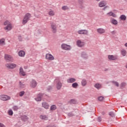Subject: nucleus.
<instances>
[{"mask_svg": "<svg viewBox=\"0 0 127 127\" xmlns=\"http://www.w3.org/2000/svg\"><path fill=\"white\" fill-rule=\"evenodd\" d=\"M55 82H56V88L57 90H61V88H62V82H61L60 77H57L55 79Z\"/></svg>", "mask_w": 127, "mask_h": 127, "instance_id": "obj_1", "label": "nucleus"}, {"mask_svg": "<svg viewBox=\"0 0 127 127\" xmlns=\"http://www.w3.org/2000/svg\"><path fill=\"white\" fill-rule=\"evenodd\" d=\"M4 30H6L7 31H9L11 29H12V25L11 23L9 22L8 21H6L4 22Z\"/></svg>", "mask_w": 127, "mask_h": 127, "instance_id": "obj_2", "label": "nucleus"}, {"mask_svg": "<svg viewBox=\"0 0 127 127\" xmlns=\"http://www.w3.org/2000/svg\"><path fill=\"white\" fill-rule=\"evenodd\" d=\"M30 17H31V15L30 14V13H28L26 14L22 20L23 24H26V23H27L29 19H30Z\"/></svg>", "mask_w": 127, "mask_h": 127, "instance_id": "obj_3", "label": "nucleus"}, {"mask_svg": "<svg viewBox=\"0 0 127 127\" xmlns=\"http://www.w3.org/2000/svg\"><path fill=\"white\" fill-rule=\"evenodd\" d=\"M50 24L51 29H52V32H53V33H56L57 32V27L56 24H55V23L54 22H51Z\"/></svg>", "mask_w": 127, "mask_h": 127, "instance_id": "obj_4", "label": "nucleus"}, {"mask_svg": "<svg viewBox=\"0 0 127 127\" xmlns=\"http://www.w3.org/2000/svg\"><path fill=\"white\" fill-rule=\"evenodd\" d=\"M61 47L63 50H65L66 51H70V50L72 49V47H71V46L68 45L66 44H62L61 45Z\"/></svg>", "mask_w": 127, "mask_h": 127, "instance_id": "obj_5", "label": "nucleus"}, {"mask_svg": "<svg viewBox=\"0 0 127 127\" xmlns=\"http://www.w3.org/2000/svg\"><path fill=\"white\" fill-rule=\"evenodd\" d=\"M4 59L7 62H12V61H13V58L9 55L5 54Z\"/></svg>", "mask_w": 127, "mask_h": 127, "instance_id": "obj_6", "label": "nucleus"}, {"mask_svg": "<svg viewBox=\"0 0 127 127\" xmlns=\"http://www.w3.org/2000/svg\"><path fill=\"white\" fill-rule=\"evenodd\" d=\"M77 33L78 34H82L83 35H88L89 34V31L86 29L79 30Z\"/></svg>", "mask_w": 127, "mask_h": 127, "instance_id": "obj_7", "label": "nucleus"}, {"mask_svg": "<svg viewBox=\"0 0 127 127\" xmlns=\"http://www.w3.org/2000/svg\"><path fill=\"white\" fill-rule=\"evenodd\" d=\"M0 99L2 101H8V100H10V97L7 95H2L0 96Z\"/></svg>", "mask_w": 127, "mask_h": 127, "instance_id": "obj_8", "label": "nucleus"}, {"mask_svg": "<svg viewBox=\"0 0 127 127\" xmlns=\"http://www.w3.org/2000/svg\"><path fill=\"white\" fill-rule=\"evenodd\" d=\"M81 57L84 60H86L88 59L89 58V56H88V54H87V53L85 52H82L81 53Z\"/></svg>", "mask_w": 127, "mask_h": 127, "instance_id": "obj_9", "label": "nucleus"}, {"mask_svg": "<svg viewBox=\"0 0 127 127\" xmlns=\"http://www.w3.org/2000/svg\"><path fill=\"white\" fill-rule=\"evenodd\" d=\"M6 67L8 69H13L16 67V64H5Z\"/></svg>", "mask_w": 127, "mask_h": 127, "instance_id": "obj_10", "label": "nucleus"}, {"mask_svg": "<svg viewBox=\"0 0 127 127\" xmlns=\"http://www.w3.org/2000/svg\"><path fill=\"white\" fill-rule=\"evenodd\" d=\"M46 59L52 61V60H54V57H53V56L51 54H47L46 55Z\"/></svg>", "mask_w": 127, "mask_h": 127, "instance_id": "obj_11", "label": "nucleus"}, {"mask_svg": "<svg viewBox=\"0 0 127 127\" xmlns=\"http://www.w3.org/2000/svg\"><path fill=\"white\" fill-rule=\"evenodd\" d=\"M76 45H77L78 47H83V46L85 45V43L80 40H78L76 41Z\"/></svg>", "mask_w": 127, "mask_h": 127, "instance_id": "obj_12", "label": "nucleus"}, {"mask_svg": "<svg viewBox=\"0 0 127 127\" xmlns=\"http://www.w3.org/2000/svg\"><path fill=\"white\" fill-rule=\"evenodd\" d=\"M36 86H37V82L36 81H35L34 79L32 80L30 82V86L32 88H35Z\"/></svg>", "mask_w": 127, "mask_h": 127, "instance_id": "obj_13", "label": "nucleus"}, {"mask_svg": "<svg viewBox=\"0 0 127 127\" xmlns=\"http://www.w3.org/2000/svg\"><path fill=\"white\" fill-rule=\"evenodd\" d=\"M108 3H107V1H101L99 3V7H104V6H106Z\"/></svg>", "mask_w": 127, "mask_h": 127, "instance_id": "obj_14", "label": "nucleus"}, {"mask_svg": "<svg viewBox=\"0 0 127 127\" xmlns=\"http://www.w3.org/2000/svg\"><path fill=\"white\" fill-rule=\"evenodd\" d=\"M97 32L99 34H103V33H105L106 32V30H105L103 28H100L97 29Z\"/></svg>", "mask_w": 127, "mask_h": 127, "instance_id": "obj_15", "label": "nucleus"}, {"mask_svg": "<svg viewBox=\"0 0 127 127\" xmlns=\"http://www.w3.org/2000/svg\"><path fill=\"white\" fill-rule=\"evenodd\" d=\"M42 96H43V94L42 93H39L37 97L35 98V100L37 102H40L41 101V98H42Z\"/></svg>", "mask_w": 127, "mask_h": 127, "instance_id": "obj_16", "label": "nucleus"}, {"mask_svg": "<svg viewBox=\"0 0 127 127\" xmlns=\"http://www.w3.org/2000/svg\"><path fill=\"white\" fill-rule=\"evenodd\" d=\"M42 106L44 109L46 110L49 109V104L47 102H43L42 103Z\"/></svg>", "mask_w": 127, "mask_h": 127, "instance_id": "obj_17", "label": "nucleus"}, {"mask_svg": "<svg viewBox=\"0 0 127 127\" xmlns=\"http://www.w3.org/2000/svg\"><path fill=\"white\" fill-rule=\"evenodd\" d=\"M108 58L109 60H117L118 59V57L114 55H109Z\"/></svg>", "mask_w": 127, "mask_h": 127, "instance_id": "obj_18", "label": "nucleus"}, {"mask_svg": "<svg viewBox=\"0 0 127 127\" xmlns=\"http://www.w3.org/2000/svg\"><path fill=\"white\" fill-rule=\"evenodd\" d=\"M18 55L20 57H24L25 56V52L24 51H20L18 52Z\"/></svg>", "mask_w": 127, "mask_h": 127, "instance_id": "obj_19", "label": "nucleus"}, {"mask_svg": "<svg viewBox=\"0 0 127 127\" xmlns=\"http://www.w3.org/2000/svg\"><path fill=\"white\" fill-rule=\"evenodd\" d=\"M67 83H72L76 82V79L74 78L71 77L67 80Z\"/></svg>", "mask_w": 127, "mask_h": 127, "instance_id": "obj_20", "label": "nucleus"}, {"mask_svg": "<svg viewBox=\"0 0 127 127\" xmlns=\"http://www.w3.org/2000/svg\"><path fill=\"white\" fill-rule=\"evenodd\" d=\"M107 15H108V16H113V17H117V15H116V14L113 12L112 11H110L107 13Z\"/></svg>", "mask_w": 127, "mask_h": 127, "instance_id": "obj_21", "label": "nucleus"}, {"mask_svg": "<svg viewBox=\"0 0 127 127\" xmlns=\"http://www.w3.org/2000/svg\"><path fill=\"white\" fill-rule=\"evenodd\" d=\"M40 119H41V120H43L44 121H47V120H48V116L46 115H41L40 116Z\"/></svg>", "mask_w": 127, "mask_h": 127, "instance_id": "obj_22", "label": "nucleus"}, {"mask_svg": "<svg viewBox=\"0 0 127 127\" xmlns=\"http://www.w3.org/2000/svg\"><path fill=\"white\" fill-rule=\"evenodd\" d=\"M19 74L22 75V76H25V72L23 71V68L22 67H20Z\"/></svg>", "mask_w": 127, "mask_h": 127, "instance_id": "obj_23", "label": "nucleus"}, {"mask_svg": "<svg viewBox=\"0 0 127 127\" xmlns=\"http://www.w3.org/2000/svg\"><path fill=\"white\" fill-rule=\"evenodd\" d=\"M69 104H72V105H76L77 104V100L75 99H71L69 101Z\"/></svg>", "mask_w": 127, "mask_h": 127, "instance_id": "obj_24", "label": "nucleus"}, {"mask_svg": "<svg viewBox=\"0 0 127 127\" xmlns=\"http://www.w3.org/2000/svg\"><path fill=\"white\" fill-rule=\"evenodd\" d=\"M21 119L23 122H26L27 121H28V117L25 115L21 116Z\"/></svg>", "mask_w": 127, "mask_h": 127, "instance_id": "obj_25", "label": "nucleus"}, {"mask_svg": "<svg viewBox=\"0 0 127 127\" xmlns=\"http://www.w3.org/2000/svg\"><path fill=\"white\" fill-rule=\"evenodd\" d=\"M48 14L51 16H53L54 15H55V12L54 11H53V10L50 9L49 11Z\"/></svg>", "mask_w": 127, "mask_h": 127, "instance_id": "obj_26", "label": "nucleus"}, {"mask_svg": "<svg viewBox=\"0 0 127 127\" xmlns=\"http://www.w3.org/2000/svg\"><path fill=\"white\" fill-rule=\"evenodd\" d=\"M120 19L123 21H125L127 20V16L125 15H121L120 17Z\"/></svg>", "mask_w": 127, "mask_h": 127, "instance_id": "obj_27", "label": "nucleus"}, {"mask_svg": "<svg viewBox=\"0 0 127 127\" xmlns=\"http://www.w3.org/2000/svg\"><path fill=\"white\" fill-rule=\"evenodd\" d=\"M95 88H96L98 90H99V89H101L102 88V84L100 83H96L94 85Z\"/></svg>", "mask_w": 127, "mask_h": 127, "instance_id": "obj_28", "label": "nucleus"}, {"mask_svg": "<svg viewBox=\"0 0 127 127\" xmlns=\"http://www.w3.org/2000/svg\"><path fill=\"white\" fill-rule=\"evenodd\" d=\"M86 84H87V80L85 79H82L81 81L82 86H83V87H85V86H86Z\"/></svg>", "mask_w": 127, "mask_h": 127, "instance_id": "obj_29", "label": "nucleus"}, {"mask_svg": "<svg viewBox=\"0 0 127 127\" xmlns=\"http://www.w3.org/2000/svg\"><path fill=\"white\" fill-rule=\"evenodd\" d=\"M121 52V55H122V56L124 57L127 55V51H126V50H122Z\"/></svg>", "mask_w": 127, "mask_h": 127, "instance_id": "obj_30", "label": "nucleus"}, {"mask_svg": "<svg viewBox=\"0 0 127 127\" xmlns=\"http://www.w3.org/2000/svg\"><path fill=\"white\" fill-rule=\"evenodd\" d=\"M57 109V107H56V105H53L50 107V111H55Z\"/></svg>", "mask_w": 127, "mask_h": 127, "instance_id": "obj_31", "label": "nucleus"}, {"mask_svg": "<svg viewBox=\"0 0 127 127\" xmlns=\"http://www.w3.org/2000/svg\"><path fill=\"white\" fill-rule=\"evenodd\" d=\"M111 23L114 24L115 25H117V24H118V21L115 19H112Z\"/></svg>", "mask_w": 127, "mask_h": 127, "instance_id": "obj_32", "label": "nucleus"}, {"mask_svg": "<svg viewBox=\"0 0 127 127\" xmlns=\"http://www.w3.org/2000/svg\"><path fill=\"white\" fill-rule=\"evenodd\" d=\"M5 40L4 39H1L0 40V45H4V44H5Z\"/></svg>", "mask_w": 127, "mask_h": 127, "instance_id": "obj_33", "label": "nucleus"}, {"mask_svg": "<svg viewBox=\"0 0 127 127\" xmlns=\"http://www.w3.org/2000/svg\"><path fill=\"white\" fill-rule=\"evenodd\" d=\"M111 83H112V84H114V85H115L116 87H119L120 86V84L118 82L112 81H111Z\"/></svg>", "mask_w": 127, "mask_h": 127, "instance_id": "obj_34", "label": "nucleus"}, {"mask_svg": "<svg viewBox=\"0 0 127 127\" xmlns=\"http://www.w3.org/2000/svg\"><path fill=\"white\" fill-rule=\"evenodd\" d=\"M79 85L77 83V82H74L72 84V87L74 88V89L77 88V87H78Z\"/></svg>", "mask_w": 127, "mask_h": 127, "instance_id": "obj_35", "label": "nucleus"}, {"mask_svg": "<svg viewBox=\"0 0 127 127\" xmlns=\"http://www.w3.org/2000/svg\"><path fill=\"white\" fill-rule=\"evenodd\" d=\"M68 117H74L75 116V113H74V112H70L68 113Z\"/></svg>", "mask_w": 127, "mask_h": 127, "instance_id": "obj_36", "label": "nucleus"}, {"mask_svg": "<svg viewBox=\"0 0 127 127\" xmlns=\"http://www.w3.org/2000/svg\"><path fill=\"white\" fill-rule=\"evenodd\" d=\"M62 9H63V10H67V9H69V7L66 5L65 6H63L62 7Z\"/></svg>", "mask_w": 127, "mask_h": 127, "instance_id": "obj_37", "label": "nucleus"}, {"mask_svg": "<svg viewBox=\"0 0 127 127\" xmlns=\"http://www.w3.org/2000/svg\"><path fill=\"white\" fill-rule=\"evenodd\" d=\"M19 85H20V88H25V84L21 83V81L19 82Z\"/></svg>", "mask_w": 127, "mask_h": 127, "instance_id": "obj_38", "label": "nucleus"}, {"mask_svg": "<svg viewBox=\"0 0 127 127\" xmlns=\"http://www.w3.org/2000/svg\"><path fill=\"white\" fill-rule=\"evenodd\" d=\"M8 115H9V116H12V115H13V112L11 110H8Z\"/></svg>", "mask_w": 127, "mask_h": 127, "instance_id": "obj_39", "label": "nucleus"}, {"mask_svg": "<svg viewBox=\"0 0 127 127\" xmlns=\"http://www.w3.org/2000/svg\"><path fill=\"white\" fill-rule=\"evenodd\" d=\"M12 109L13 111H17V110H18V106H13Z\"/></svg>", "mask_w": 127, "mask_h": 127, "instance_id": "obj_40", "label": "nucleus"}, {"mask_svg": "<svg viewBox=\"0 0 127 127\" xmlns=\"http://www.w3.org/2000/svg\"><path fill=\"white\" fill-rule=\"evenodd\" d=\"M126 86H127V83L126 82H122L121 84V88H123L124 87H126Z\"/></svg>", "mask_w": 127, "mask_h": 127, "instance_id": "obj_41", "label": "nucleus"}, {"mask_svg": "<svg viewBox=\"0 0 127 127\" xmlns=\"http://www.w3.org/2000/svg\"><path fill=\"white\" fill-rule=\"evenodd\" d=\"M104 98L103 96H99L98 98V100L100 101V102L102 101H104Z\"/></svg>", "mask_w": 127, "mask_h": 127, "instance_id": "obj_42", "label": "nucleus"}, {"mask_svg": "<svg viewBox=\"0 0 127 127\" xmlns=\"http://www.w3.org/2000/svg\"><path fill=\"white\" fill-rule=\"evenodd\" d=\"M109 116L112 117V118H114V117H115V113H114L113 112H111L109 113Z\"/></svg>", "mask_w": 127, "mask_h": 127, "instance_id": "obj_43", "label": "nucleus"}, {"mask_svg": "<svg viewBox=\"0 0 127 127\" xmlns=\"http://www.w3.org/2000/svg\"><path fill=\"white\" fill-rule=\"evenodd\" d=\"M24 91H21L19 92V95L20 97H22L24 95Z\"/></svg>", "mask_w": 127, "mask_h": 127, "instance_id": "obj_44", "label": "nucleus"}, {"mask_svg": "<svg viewBox=\"0 0 127 127\" xmlns=\"http://www.w3.org/2000/svg\"><path fill=\"white\" fill-rule=\"evenodd\" d=\"M51 90H52V86H48L47 88V90L49 91H51Z\"/></svg>", "mask_w": 127, "mask_h": 127, "instance_id": "obj_45", "label": "nucleus"}, {"mask_svg": "<svg viewBox=\"0 0 127 127\" xmlns=\"http://www.w3.org/2000/svg\"><path fill=\"white\" fill-rule=\"evenodd\" d=\"M108 7H109V6L106 5L103 8V10H105L106 9H107V8H108Z\"/></svg>", "mask_w": 127, "mask_h": 127, "instance_id": "obj_46", "label": "nucleus"}, {"mask_svg": "<svg viewBox=\"0 0 127 127\" xmlns=\"http://www.w3.org/2000/svg\"><path fill=\"white\" fill-rule=\"evenodd\" d=\"M83 0H78V2L80 4H82L83 3Z\"/></svg>", "mask_w": 127, "mask_h": 127, "instance_id": "obj_47", "label": "nucleus"}, {"mask_svg": "<svg viewBox=\"0 0 127 127\" xmlns=\"http://www.w3.org/2000/svg\"><path fill=\"white\" fill-rule=\"evenodd\" d=\"M98 122H101L102 121V118L101 117H99L98 118Z\"/></svg>", "mask_w": 127, "mask_h": 127, "instance_id": "obj_48", "label": "nucleus"}, {"mask_svg": "<svg viewBox=\"0 0 127 127\" xmlns=\"http://www.w3.org/2000/svg\"><path fill=\"white\" fill-rule=\"evenodd\" d=\"M111 34H112V35H115V34H116V31H112Z\"/></svg>", "mask_w": 127, "mask_h": 127, "instance_id": "obj_49", "label": "nucleus"}, {"mask_svg": "<svg viewBox=\"0 0 127 127\" xmlns=\"http://www.w3.org/2000/svg\"><path fill=\"white\" fill-rule=\"evenodd\" d=\"M0 127H5V126L2 123H0Z\"/></svg>", "mask_w": 127, "mask_h": 127, "instance_id": "obj_50", "label": "nucleus"}, {"mask_svg": "<svg viewBox=\"0 0 127 127\" xmlns=\"http://www.w3.org/2000/svg\"><path fill=\"white\" fill-rule=\"evenodd\" d=\"M18 39L20 41H21L22 38H21V37L20 36H18Z\"/></svg>", "mask_w": 127, "mask_h": 127, "instance_id": "obj_51", "label": "nucleus"}, {"mask_svg": "<svg viewBox=\"0 0 127 127\" xmlns=\"http://www.w3.org/2000/svg\"><path fill=\"white\" fill-rule=\"evenodd\" d=\"M125 68H126V69H127V63L125 65Z\"/></svg>", "mask_w": 127, "mask_h": 127, "instance_id": "obj_52", "label": "nucleus"}, {"mask_svg": "<svg viewBox=\"0 0 127 127\" xmlns=\"http://www.w3.org/2000/svg\"><path fill=\"white\" fill-rule=\"evenodd\" d=\"M24 69H27V66H25L24 67Z\"/></svg>", "mask_w": 127, "mask_h": 127, "instance_id": "obj_53", "label": "nucleus"}, {"mask_svg": "<svg viewBox=\"0 0 127 127\" xmlns=\"http://www.w3.org/2000/svg\"><path fill=\"white\" fill-rule=\"evenodd\" d=\"M125 46H126V47H127V43H125Z\"/></svg>", "mask_w": 127, "mask_h": 127, "instance_id": "obj_54", "label": "nucleus"}, {"mask_svg": "<svg viewBox=\"0 0 127 127\" xmlns=\"http://www.w3.org/2000/svg\"><path fill=\"white\" fill-rule=\"evenodd\" d=\"M108 68H106L104 69V71H108Z\"/></svg>", "mask_w": 127, "mask_h": 127, "instance_id": "obj_55", "label": "nucleus"}, {"mask_svg": "<svg viewBox=\"0 0 127 127\" xmlns=\"http://www.w3.org/2000/svg\"><path fill=\"white\" fill-rule=\"evenodd\" d=\"M97 1H100L101 0H96Z\"/></svg>", "mask_w": 127, "mask_h": 127, "instance_id": "obj_56", "label": "nucleus"}, {"mask_svg": "<svg viewBox=\"0 0 127 127\" xmlns=\"http://www.w3.org/2000/svg\"><path fill=\"white\" fill-rule=\"evenodd\" d=\"M47 127H51V126H47Z\"/></svg>", "mask_w": 127, "mask_h": 127, "instance_id": "obj_57", "label": "nucleus"}]
</instances>
